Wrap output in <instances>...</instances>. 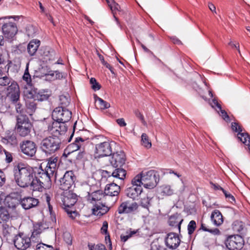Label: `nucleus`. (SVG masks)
I'll return each instance as SVG.
<instances>
[{
    "instance_id": "nucleus-40",
    "label": "nucleus",
    "mask_w": 250,
    "mask_h": 250,
    "mask_svg": "<svg viewBox=\"0 0 250 250\" xmlns=\"http://www.w3.org/2000/svg\"><path fill=\"white\" fill-rule=\"evenodd\" d=\"M70 104V97L69 95H62L60 96V104L61 107L63 108H66V107L69 105Z\"/></svg>"
},
{
    "instance_id": "nucleus-37",
    "label": "nucleus",
    "mask_w": 250,
    "mask_h": 250,
    "mask_svg": "<svg viewBox=\"0 0 250 250\" xmlns=\"http://www.w3.org/2000/svg\"><path fill=\"white\" fill-rule=\"evenodd\" d=\"M126 174V172L125 169L118 167H116V168L112 172V176L113 177L122 180H123L125 178Z\"/></svg>"
},
{
    "instance_id": "nucleus-53",
    "label": "nucleus",
    "mask_w": 250,
    "mask_h": 250,
    "mask_svg": "<svg viewBox=\"0 0 250 250\" xmlns=\"http://www.w3.org/2000/svg\"><path fill=\"white\" fill-rule=\"evenodd\" d=\"M63 239L65 242L68 245H71L72 244V237L70 233L69 232H64L63 233Z\"/></svg>"
},
{
    "instance_id": "nucleus-61",
    "label": "nucleus",
    "mask_w": 250,
    "mask_h": 250,
    "mask_svg": "<svg viewBox=\"0 0 250 250\" xmlns=\"http://www.w3.org/2000/svg\"><path fill=\"white\" fill-rule=\"evenodd\" d=\"M108 223L106 221H104L101 228V232L103 234H106L107 233Z\"/></svg>"
},
{
    "instance_id": "nucleus-25",
    "label": "nucleus",
    "mask_w": 250,
    "mask_h": 250,
    "mask_svg": "<svg viewBox=\"0 0 250 250\" xmlns=\"http://www.w3.org/2000/svg\"><path fill=\"white\" fill-rule=\"evenodd\" d=\"M32 97L35 100L44 101L47 100L50 96V92L47 90H35Z\"/></svg>"
},
{
    "instance_id": "nucleus-62",
    "label": "nucleus",
    "mask_w": 250,
    "mask_h": 250,
    "mask_svg": "<svg viewBox=\"0 0 250 250\" xmlns=\"http://www.w3.org/2000/svg\"><path fill=\"white\" fill-rule=\"evenodd\" d=\"M117 123L118 124L121 126H125L126 125V124L125 123V120L123 118H120L116 120Z\"/></svg>"
},
{
    "instance_id": "nucleus-12",
    "label": "nucleus",
    "mask_w": 250,
    "mask_h": 250,
    "mask_svg": "<svg viewBox=\"0 0 250 250\" xmlns=\"http://www.w3.org/2000/svg\"><path fill=\"white\" fill-rule=\"evenodd\" d=\"M109 161L110 165L114 167H121L125 163L126 156L122 150L115 151L113 150L111 154L109 156Z\"/></svg>"
},
{
    "instance_id": "nucleus-14",
    "label": "nucleus",
    "mask_w": 250,
    "mask_h": 250,
    "mask_svg": "<svg viewBox=\"0 0 250 250\" xmlns=\"http://www.w3.org/2000/svg\"><path fill=\"white\" fill-rule=\"evenodd\" d=\"M139 205L135 202L126 201L119 206L117 211L119 214H135L138 212Z\"/></svg>"
},
{
    "instance_id": "nucleus-29",
    "label": "nucleus",
    "mask_w": 250,
    "mask_h": 250,
    "mask_svg": "<svg viewBox=\"0 0 250 250\" xmlns=\"http://www.w3.org/2000/svg\"><path fill=\"white\" fill-rule=\"evenodd\" d=\"M5 205L9 208L15 209L19 205H21V198L19 199L12 195L9 196L5 199Z\"/></svg>"
},
{
    "instance_id": "nucleus-59",
    "label": "nucleus",
    "mask_w": 250,
    "mask_h": 250,
    "mask_svg": "<svg viewBox=\"0 0 250 250\" xmlns=\"http://www.w3.org/2000/svg\"><path fill=\"white\" fill-rule=\"evenodd\" d=\"M6 182V176L5 173L0 169V187L4 185Z\"/></svg>"
},
{
    "instance_id": "nucleus-20",
    "label": "nucleus",
    "mask_w": 250,
    "mask_h": 250,
    "mask_svg": "<svg viewBox=\"0 0 250 250\" xmlns=\"http://www.w3.org/2000/svg\"><path fill=\"white\" fill-rule=\"evenodd\" d=\"M132 186L126 188L125 194L126 196L133 199H136L143 192V188L140 184L134 183L133 179L131 181Z\"/></svg>"
},
{
    "instance_id": "nucleus-6",
    "label": "nucleus",
    "mask_w": 250,
    "mask_h": 250,
    "mask_svg": "<svg viewBox=\"0 0 250 250\" xmlns=\"http://www.w3.org/2000/svg\"><path fill=\"white\" fill-rule=\"evenodd\" d=\"M12 17H4L0 18V26L4 37L8 39H12L16 35L18 28L16 24L8 20Z\"/></svg>"
},
{
    "instance_id": "nucleus-9",
    "label": "nucleus",
    "mask_w": 250,
    "mask_h": 250,
    "mask_svg": "<svg viewBox=\"0 0 250 250\" xmlns=\"http://www.w3.org/2000/svg\"><path fill=\"white\" fill-rule=\"evenodd\" d=\"M67 129L66 124L54 121L48 126V131L53 136L60 137L63 139Z\"/></svg>"
},
{
    "instance_id": "nucleus-31",
    "label": "nucleus",
    "mask_w": 250,
    "mask_h": 250,
    "mask_svg": "<svg viewBox=\"0 0 250 250\" xmlns=\"http://www.w3.org/2000/svg\"><path fill=\"white\" fill-rule=\"evenodd\" d=\"M40 44L39 40H35L30 42L27 46V51L30 56H33L35 54Z\"/></svg>"
},
{
    "instance_id": "nucleus-3",
    "label": "nucleus",
    "mask_w": 250,
    "mask_h": 250,
    "mask_svg": "<svg viewBox=\"0 0 250 250\" xmlns=\"http://www.w3.org/2000/svg\"><path fill=\"white\" fill-rule=\"evenodd\" d=\"M159 180V175L154 170L142 172L133 179V183L143 185L145 188L148 189H152L155 187Z\"/></svg>"
},
{
    "instance_id": "nucleus-57",
    "label": "nucleus",
    "mask_w": 250,
    "mask_h": 250,
    "mask_svg": "<svg viewBox=\"0 0 250 250\" xmlns=\"http://www.w3.org/2000/svg\"><path fill=\"white\" fill-rule=\"evenodd\" d=\"M216 110L218 112L220 115L222 116L224 120L227 121L229 119V117L225 110H223L221 108V110H218L217 109H216Z\"/></svg>"
},
{
    "instance_id": "nucleus-44",
    "label": "nucleus",
    "mask_w": 250,
    "mask_h": 250,
    "mask_svg": "<svg viewBox=\"0 0 250 250\" xmlns=\"http://www.w3.org/2000/svg\"><path fill=\"white\" fill-rule=\"evenodd\" d=\"M45 170L48 171L50 174H52V175L56 174V170H57V164H47L45 168Z\"/></svg>"
},
{
    "instance_id": "nucleus-60",
    "label": "nucleus",
    "mask_w": 250,
    "mask_h": 250,
    "mask_svg": "<svg viewBox=\"0 0 250 250\" xmlns=\"http://www.w3.org/2000/svg\"><path fill=\"white\" fill-rule=\"evenodd\" d=\"M90 250H107L104 245L100 244L92 246L90 248Z\"/></svg>"
},
{
    "instance_id": "nucleus-22",
    "label": "nucleus",
    "mask_w": 250,
    "mask_h": 250,
    "mask_svg": "<svg viewBox=\"0 0 250 250\" xmlns=\"http://www.w3.org/2000/svg\"><path fill=\"white\" fill-rule=\"evenodd\" d=\"M39 203V200L33 197L27 196L21 198V205L25 210L35 208Z\"/></svg>"
},
{
    "instance_id": "nucleus-16",
    "label": "nucleus",
    "mask_w": 250,
    "mask_h": 250,
    "mask_svg": "<svg viewBox=\"0 0 250 250\" xmlns=\"http://www.w3.org/2000/svg\"><path fill=\"white\" fill-rule=\"evenodd\" d=\"M97 186H92L90 188V191L88 192L87 199L90 203L94 206L104 197L105 195L103 191L98 189Z\"/></svg>"
},
{
    "instance_id": "nucleus-43",
    "label": "nucleus",
    "mask_w": 250,
    "mask_h": 250,
    "mask_svg": "<svg viewBox=\"0 0 250 250\" xmlns=\"http://www.w3.org/2000/svg\"><path fill=\"white\" fill-rule=\"evenodd\" d=\"M36 250H54L53 247L49 245H46L42 243H40L36 245Z\"/></svg>"
},
{
    "instance_id": "nucleus-5",
    "label": "nucleus",
    "mask_w": 250,
    "mask_h": 250,
    "mask_svg": "<svg viewBox=\"0 0 250 250\" xmlns=\"http://www.w3.org/2000/svg\"><path fill=\"white\" fill-rule=\"evenodd\" d=\"M101 142L95 145L94 157L99 159L98 162L101 165V158L110 156L113 150V147L116 146V144L114 142L103 141L104 139L103 136H101Z\"/></svg>"
},
{
    "instance_id": "nucleus-33",
    "label": "nucleus",
    "mask_w": 250,
    "mask_h": 250,
    "mask_svg": "<svg viewBox=\"0 0 250 250\" xmlns=\"http://www.w3.org/2000/svg\"><path fill=\"white\" fill-rule=\"evenodd\" d=\"M46 79L50 80H54L56 79H61L63 77V75L58 71H49L47 73L45 74Z\"/></svg>"
},
{
    "instance_id": "nucleus-24",
    "label": "nucleus",
    "mask_w": 250,
    "mask_h": 250,
    "mask_svg": "<svg viewBox=\"0 0 250 250\" xmlns=\"http://www.w3.org/2000/svg\"><path fill=\"white\" fill-rule=\"evenodd\" d=\"M109 208V207L105 206L101 202H98V204L94 205L92 208V212L95 215L101 216L107 213Z\"/></svg>"
},
{
    "instance_id": "nucleus-35",
    "label": "nucleus",
    "mask_w": 250,
    "mask_h": 250,
    "mask_svg": "<svg viewBox=\"0 0 250 250\" xmlns=\"http://www.w3.org/2000/svg\"><path fill=\"white\" fill-rule=\"evenodd\" d=\"M10 214L7 209L3 207H0V223H4L8 221Z\"/></svg>"
},
{
    "instance_id": "nucleus-52",
    "label": "nucleus",
    "mask_w": 250,
    "mask_h": 250,
    "mask_svg": "<svg viewBox=\"0 0 250 250\" xmlns=\"http://www.w3.org/2000/svg\"><path fill=\"white\" fill-rule=\"evenodd\" d=\"M223 192L226 198L229 202H230L231 203L235 202V198L232 194H231L230 193H229L225 189L223 190Z\"/></svg>"
},
{
    "instance_id": "nucleus-28",
    "label": "nucleus",
    "mask_w": 250,
    "mask_h": 250,
    "mask_svg": "<svg viewBox=\"0 0 250 250\" xmlns=\"http://www.w3.org/2000/svg\"><path fill=\"white\" fill-rule=\"evenodd\" d=\"M210 218L213 224L216 226H220L224 221L222 214L217 209H215L212 212Z\"/></svg>"
},
{
    "instance_id": "nucleus-50",
    "label": "nucleus",
    "mask_w": 250,
    "mask_h": 250,
    "mask_svg": "<svg viewBox=\"0 0 250 250\" xmlns=\"http://www.w3.org/2000/svg\"><path fill=\"white\" fill-rule=\"evenodd\" d=\"M196 227V224L195 221L191 220L189 222L188 226V232L189 234H191L193 233Z\"/></svg>"
},
{
    "instance_id": "nucleus-64",
    "label": "nucleus",
    "mask_w": 250,
    "mask_h": 250,
    "mask_svg": "<svg viewBox=\"0 0 250 250\" xmlns=\"http://www.w3.org/2000/svg\"><path fill=\"white\" fill-rule=\"evenodd\" d=\"M103 65L105 66L106 68H108L112 73H114L112 67L105 61L102 63Z\"/></svg>"
},
{
    "instance_id": "nucleus-47",
    "label": "nucleus",
    "mask_w": 250,
    "mask_h": 250,
    "mask_svg": "<svg viewBox=\"0 0 250 250\" xmlns=\"http://www.w3.org/2000/svg\"><path fill=\"white\" fill-rule=\"evenodd\" d=\"M28 65L27 63L26 65V69L24 72V74L22 77L23 80L26 81L27 84H29L31 82V76L29 74V70H28Z\"/></svg>"
},
{
    "instance_id": "nucleus-34",
    "label": "nucleus",
    "mask_w": 250,
    "mask_h": 250,
    "mask_svg": "<svg viewBox=\"0 0 250 250\" xmlns=\"http://www.w3.org/2000/svg\"><path fill=\"white\" fill-rule=\"evenodd\" d=\"M95 104L97 108L101 109H104L110 107V104L106 101L103 100L102 98L97 96H95Z\"/></svg>"
},
{
    "instance_id": "nucleus-19",
    "label": "nucleus",
    "mask_w": 250,
    "mask_h": 250,
    "mask_svg": "<svg viewBox=\"0 0 250 250\" xmlns=\"http://www.w3.org/2000/svg\"><path fill=\"white\" fill-rule=\"evenodd\" d=\"M1 142L8 146H16L18 144L17 134L14 130L5 131L4 136L1 137Z\"/></svg>"
},
{
    "instance_id": "nucleus-39",
    "label": "nucleus",
    "mask_w": 250,
    "mask_h": 250,
    "mask_svg": "<svg viewBox=\"0 0 250 250\" xmlns=\"http://www.w3.org/2000/svg\"><path fill=\"white\" fill-rule=\"evenodd\" d=\"M238 138L244 144L247 146L250 145V137L246 132H239L237 134Z\"/></svg>"
},
{
    "instance_id": "nucleus-13",
    "label": "nucleus",
    "mask_w": 250,
    "mask_h": 250,
    "mask_svg": "<svg viewBox=\"0 0 250 250\" xmlns=\"http://www.w3.org/2000/svg\"><path fill=\"white\" fill-rule=\"evenodd\" d=\"M20 149L23 155L28 158H31L35 155L37 147L34 142L25 140L21 143Z\"/></svg>"
},
{
    "instance_id": "nucleus-56",
    "label": "nucleus",
    "mask_w": 250,
    "mask_h": 250,
    "mask_svg": "<svg viewBox=\"0 0 250 250\" xmlns=\"http://www.w3.org/2000/svg\"><path fill=\"white\" fill-rule=\"evenodd\" d=\"M231 128L233 131L237 132L238 133L239 132H242V127L237 123H232L231 124Z\"/></svg>"
},
{
    "instance_id": "nucleus-36",
    "label": "nucleus",
    "mask_w": 250,
    "mask_h": 250,
    "mask_svg": "<svg viewBox=\"0 0 250 250\" xmlns=\"http://www.w3.org/2000/svg\"><path fill=\"white\" fill-rule=\"evenodd\" d=\"M160 191L163 196H170L174 193L175 190L170 186L165 185L160 187Z\"/></svg>"
},
{
    "instance_id": "nucleus-8",
    "label": "nucleus",
    "mask_w": 250,
    "mask_h": 250,
    "mask_svg": "<svg viewBox=\"0 0 250 250\" xmlns=\"http://www.w3.org/2000/svg\"><path fill=\"white\" fill-rule=\"evenodd\" d=\"M32 125L27 116L17 115L16 129L22 137L28 135L31 131Z\"/></svg>"
},
{
    "instance_id": "nucleus-41",
    "label": "nucleus",
    "mask_w": 250,
    "mask_h": 250,
    "mask_svg": "<svg viewBox=\"0 0 250 250\" xmlns=\"http://www.w3.org/2000/svg\"><path fill=\"white\" fill-rule=\"evenodd\" d=\"M142 145L147 148H150L151 147V143L148 139L147 135L146 133H143L142 135Z\"/></svg>"
},
{
    "instance_id": "nucleus-4",
    "label": "nucleus",
    "mask_w": 250,
    "mask_h": 250,
    "mask_svg": "<svg viewBox=\"0 0 250 250\" xmlns=\"http://www.w3.org/2000/svg\"><path fill=\"white\" fill-rule=\"evenodd\" d=\"M62 138L52 135L43 139L40 144L41 150L46 154L51 155L62 147Z\"/></svg>"
},
{
    "instance_id": "nucleus-45",
    "label": "nucleus",
    "mask_w": 250,
    "mask_h": 250,
    "mask_svg": "<svg viewBox=\"0 0 250 250\" xmlns=\"http://www.w3.org/2000/svg\"><path fill=\"white\" fill-rule=\"evenodd\" d=\"M201 228L203 230L209 232L214 235H218L220 233V231L218 229L215 228L214 229H209L206 226V225L203 223H202Z\"/></svg>"
},
{
    "instance_id": "nucleus-42",
    "label": "nucleus",
    "mask_w": 250,
    "mask_h": 250,
    "mask_svg": "<svg viewBox=\"0 0 250 250\" xmlns=\"http://www.w3.org/2000/svg\"><path fill=\"white\" fill-rule=\"evenodd\" d=\"M138 232V230H129L125 232V234H122L120 236L121 241L125 242H126L129 238L131 237L133 235L136 234Z\"/></svg>"
},
{
    "instance_id": "nucleus-27",
    "label": "nucleus",
    "mask_w": 250,
    "mask_h": 250,
    "mask_svg": "<svg viewBox=\"0 0 250 250\" xmlns=\"http://www.w3.org/2000/svg\"><path fill=\"white\" fill-rule=\"evenodd\" d=\"M153 197L150 191L146 194H141L140 204L144 208L148 209L150 206V202Z\"/></svg>"
},
{
    "instance_id": "nucleus-21",
    "label": "nucleus",
    "mask_w": 250,
    "mask_h": 250,
    "mask_svg": "<svg viewBox=\"0 0 250 250\" xmlns=\"http://www.w3.org/2000/svg\"><path fill=\"white\" fill-rule=\"evenodd\" d=\"M166 246L170 249H175L180 243V239L175 233L170 232L167 234L165 239Z\"/></svg>"
},
{
    "instance_id": "nucleus-17",
    "label": "nucleus",
    "mask_w": 250,
    "mask_h": 250,
    "mask_svg": "<svg viewBox=\"0 0 250 250\" xmlns=\"http://www.w3.org/2000/svg\"><path fill=\"white\" fill-rule=\"evenodd\" d=\"M61 205L62 207L66 209L71 208L77 202V195L70 191L63 192L61 195Z\"/></svg>"
},
{
    "instance_id": "nucleus-2",
    "label": "nucleus",
    "mask_w": 250,
    "mask_h": 250,
    "mask_svg": "<svg viewBox=\"0 0 250 250\" xmlns=\"http://www.w3.org/2000/svg\"><path fill=\"white\" fill-rule=\"evenodd\" d=\"M37 228L34 227L30 237L22 233L16 235L14 240L15 247L20 250H25L32 245V242L34 241L38 242L40 240L39 235L42 231L41 229Z\"/></svg>"
},
{
    "instance_id": "nucleus-32",
    "label": "nucleus",
    "mask_w": 250,
    "mask_h": 250,
    "mask_svg": "<svg viewBox=\"0 0 250 250\" xmlns=\"http://www.w3.org/2000/svg\"><path fill=\"white\" fill-rule=\"evenodd\" d=\"M11 104L14 105L16 111L18 114L17 115L27 116L26 110L24 109L23 104L21 103L20 99L17 100L16 102H13Z\"/></svg>"
},
{
    "instance_id": "nucleus-54",
    "label": "nucleus",
    "mask_w": 250,
    "mask_h": 250,
    "mask_svg": "<svg viewBox=\"0 0 250 250\" xmlns=\"http://www.w3.org/2000/svg\"><path fill=\"white\" fill-rule=\"evenodd\" d=\"M69 217L72 219H75L78 215V213L75 210H72L70 209V208L65 209Z\"/></svg>"
},
{
    "instance_id": "nucleus-1",
    "label": "nucleus",
    "mask_w": 250,
    "mask_h": 250,
    "mask_svg": "<svg viewBox=\"0 0 250 250\" xmlns=\"http://www.w3.org/2000/svg\"><path fill=\"white\" fill-rule=\"evenodd\" d=\"M14 180L21 188L30 187L33 190L34 186L35 174L33 169L29 166L18 164L14 169Z\"/></svg>"
},
{
    "instance_id": "nucleus-23",
    "label": "nucleus",
    "mask_w": 250,
    "mask_h": 250,
    "mask_svg": "<svg viewBox=\"0 0 250 250\" xmlns=\"http://www.w3.org/2000/svg\"><path fill=\"white\" fill-rule=\"evenodd\" d=\"M120 191V186L113 183L106 186L104 193L106 195L116 196L119 194Z\"/></svg>"
},
{
    "instance_id": "nucleus-30",
    "label": "nucleus",
    "mask_w": 250,
    "mask_h": 250,
    "mask_svg": "<svg viewBox=\"0 0 250 250\" xmlns=\"http://www.w3.org/2000/svg\"><path fill=\"white\" fill-rule=\"evenodd\" d=\"M84 141V140L82 137H77L74 143L68 146L67 149L71 150L72 152L76 151L83 147Z\"/></svg>"
},
{
    "instance_id": "nucleus-7",
    "label": "nucleus",
    "mask_w": 250,
    "mask_h": 250,
    "mask_svg": "<svg viewBox=\"0 0 250 250\" xmlns=\"http://www.w3.org/2000/svg\"><path fill=\"white\" fill-rule=\"evenodd\" d=\"M54 175L48 172V171L45 169V171L42 170V172L38 173V177L34 178V186L33 188V190L39 191L42 188H49L51 185V178Z\"/></svg>"
},
{
    "instance_id": "nucleus-15",
    "label": "nucleus",
    "mask_w": 250,
    "mask_h": 250,
    "mask_svg": "<svg viewBox=\"0 0 250 250\" xmlns=\"http://www.w3.org/2000/svg\"><path fill=\"white\" fill-rule=\"evenodd\" d=\"M75 177L72 171H67L60 180V188L63 190H69L74 184Z\"/></svg>"
},
{
    "instance_id": "nucleus-26",
    "label": "nucleus",
    "mask_w": 250,
    "mask_h": 250,
    "mask_svg": "<svg viewBox=\"0 0 250 250\" xmlns=\"http://www.w3.org/2000/svg\"><path fill=\"white\" fill-rule=\"evenodd\" d=\"M183 221L181 216L179 214H175L171 216L168 220V224L170 226L177 227L179 231H180L181 225Z\"/></svg>"
},
{
    "instance_id": "nucleus-63",
    "label": "nucleus",
    "mask_w": 250,
    "mask_h": 250,
    "mask_svg": "<svg viewBox=\"0 0 250 250\" xmlns=\"http://www.w3.org/2000/svg\"><path fill=\"white\" fill-rule=\"evenodd\" d=\"M58 161V158L56 157H50L49 159H48V163L47 164H57V162Z\"/></svg>"
},
{
    "instance_id": "nucleus-38",
    "label": "nucleus",
    "mask_w": 250,
    "mask_h": 250,
    "mask_svg": "<svg viewBox=\"0 0 250 250\" xmlns=\"http://www.w3.org/2000/svg\"><path fill=\"white\" fill-rule=\"evenodd\" d=\"M26 113L29 115H32L33 113L35 111L37 108V104L35 101H28L26 104Z\"/></svg>"
},
{
    "instance_id": "nucleus-46",
    "label": "nucleus",
    "mask_w": 250,
    "mask_h": 250,
    "mask_svg": "<svg viewBox=\"0 0 250 250\" xmlns=\"http://www.w3.org/2000/svg\"><path fill=\"white\" fill-rule=\"evenodd\" d=\"M1 229L3 234L5 236H7L9 235L12 229V228L10 226H9V225L4 223L2 225Z\"/></svg>"
},
{
    "instance_id": "nucleus-51",
    "label": "nucleus",
    "mask_w": 250,
    "mask_h": 250,
    "mask_svg": "<svg viewBox=\"0 0 250 250\" xmlns=\"http://www.w3.org/2000/svg\"><path fill=\"white\" fill-rule=\"evenodd\" d=\"M90 83L91 85L92 88L95 90H98L100 89V85L97 82L96 80L94 78H91L90 80Z\"/></svg>"
},
{
    "instance_id": "nucleus-10",
    "label": "nucleus",
    "mask_w": 250,
    "mask_h": 250,
    "mask_svg": "<svg viewBox=\"0 0 250 250\" xmlns=\"http://www.w3.org/2000/svg\"><path fill=\"white\" fill-rule=\"evenodd\" d=\"M71 112L68 109L57 107L53 110L52 116L54 121L66 124L71 118Z\"/></svg>"
},
{
    "instance_id": "nucleus-48",
    "label": "nucleus",
    "mask_w": 250,
    "mask_h": 250,
    "mask_svg": "<svg viewBox=\"0 0 250 250\" xmlns=\"http://www.w3.org/2000/svg\"><path fill=\"white\" fill-rule=\"evenodd\" d=\"M108 6L112 12L115 10H118L120 6L118 3L115 2L113 0H106Z\"/></svg>"
},
{
    "instance_id": "nucleus-11",
    "label": "nucleus",
    "mask_w": 250,
    "mask_h": 250,
    "mask_svg": "<svg viewBox=\"0 0 250 250\" xmlns=\"http://www.w3.org/2000/svg\"><path fill=\"white\" fill-rule=\"evenodd\" d=\"M225 245L229 250H239L243 247L244 240L239 235H230L226 239Z\"/></svg>"
},
{
    "instance_id": "nucleus-58",
    "label": "nucleus",
    "mask_w": 250,
    "mask_h": 250,
    "mask_svg": "<svg viewBox=\"0 0 250 250\" xmlns=\"http://www.w3.org/2000/svg\"><path fill=\"white\" fill-rule=\"evenodd\" d=\"M209 104L212 108L215 109L217 108L219 110H221V105L215 99H212V101L209 103Z\"/></svg>"
},
{
    "instance_id": "nucleus-18",
    "label": "nucleus",
    "mask_w": 250,
    "mask_h": 250,
    "mask_svg": "<svg viewBox=\"0 0 250 250\" xmlns=\"http://www.w3.org/2000/svg\"><path fill=\"white\" fill-rule=\"evenodd\" d=\"M20 90L18 83L12 81L11 84L8 86L7 89L6 96L11 103L16 102L17 100L20 99Z\"/></svg>"
},
{
    "instance_id": "nucleus-55",
    "label": "nucleus",
    "mask_w": 250,
    "mask_h": 250,
    "mask_svg": "<svg viewBox=\"0 0 250 250\" xmlns=\"http://www.w3.org/2000/svg\"><path fill=\"white\" fill-rule=\"evenodd\" d=\"M134 113H135L136 116L141 121L143 124L145 125H146V123L145 120V119H144V116L143 115V114L138 110H135Z\"/></svg>"
},
{
    "instance_id": "nucleus-49",
    "label": "nucleus",
    "mask_w": 250,
    "mask_h": 250,
    "mask_svg": "<svg viewBox=\"0 0 250 250\" xmlns=\"http://www.w3.org/2000/svg\"><path fill=\"white\" fill-rule=\"evenodd\" d=\"M11 79L7 76L0 77V85L6 86L11 83Z\"/></svg>"
}]
</instances>
